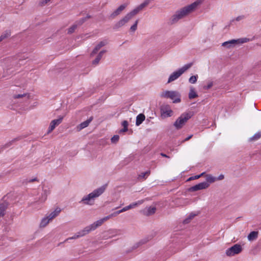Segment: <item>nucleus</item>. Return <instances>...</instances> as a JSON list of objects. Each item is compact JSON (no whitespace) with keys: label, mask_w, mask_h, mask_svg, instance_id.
Returning a JSON list of instances; mask_svg holds the SVG:
<instances>
[{"label":"nucleus","mask_w":261,"mask_h":261,"mask_svg":"<svg viewBox=\"0 0 261 261\" xmlns=\"http://www.w3.org/2000/svg\"><path fill=\"white\" fill-rule=\"evenodd\" d=\"M145 116L143 114H139L136 118V125L139 126L145 120Z\"/></svg>","instance_id":"17"},{"label":"nucleus","mask_w":261,"mask_h":261,"mask_svg":"<svg viewBox=\"0 0 261 261\" xmlns=\"http://www.w3.org/2000/svg\"><path fill=\"white\" fill-rule=\"evenodd\" d=\"M63 118V117H60L59 119L52 120L48 127L47 133L49 134L51 132L56 126L59 125L62 122Z\"/></svg>","instance_id":"13"},{"label":"nucleus","mask_w":261,"mask_h":261,"mask_svg":"<svg viewBox=\"0 0 261 261\" xmlns=\"http://www.w3.org/2000/svg\"><path fill=\"white\" fill-rule=\"evenodd\" d=\"M106 52V50H102L101 51H100L99 54H98V55L97 56L96 58L92 62V64L93 65H97L100 60H101L102 57L103 56V54Z\"/></svg>","instance_id":"15"},{"label":"nucleus","mask_w":261,"mask_h":261,"mask_svg":"<svg viewBox=\"0 0 261 261\" xmlns=\"http://www.w3.org/2000/svg\"><path fill=\"white\" fill-rule=\"evenodd\" d=\"M139 22V20H136L135 23L130 27V31L132 32H135L137 29V25Z\"/></svg>","instance_id":"32"},{"label":"nucleus","mask_w":261,"mask_h":261,"mask_svg":"<svg viewBox=\"0 0 261 261\" xmlns=\"http://www.w3.org/2000/svg\"><path fill=\"white\" fill-rule=\"evenodd\" d=\"M105 186L100 187L88 195L84 196L81 199L80 203L91 205L93 203L95 199L101 195L105 191Z\"/></svg>","instance_id":"3"},{"label":"nucleus","mask_w":261,"mask_h":261,"mask_svg":"<svg viewBox=\"0 0 261 261\" xmlns=\"http://www.w3.org/2000/svg\"><path fill=\"white\" fill-rule=\"evenodd\" d=\"M237 41L235 39H232L228 41L224 42L222 43V46L224 47H226L227 48H229L232 45L235 44L237 43Z\"/></svg>","instance_id":"19"},{"label":"nucleus","mask_w":261,"mask_h":261,"mask_svg":"<svg viewBox=\"0 0 261 261\" xmlns=\"http://www.w3.org/2000/svg\"><path fill=\"white\" fill-rule=\"evenodd\" d=\"M156 210V207L154 206L151 205L148 208L147 212H155Z\"/></svg>","instance_id":"37"},{"label":"nucleus","mask_w":261,"mask_h":261,"mask_svg":"<svg viewBox=\"0 0 261 261\" xmlns=\"http://www.w3.org/2000/svg\"><path fill=\"white\" fill-rule=\"evenodd\" d=\"M242 250V246L240 244H236L226 250V254L228 256H232L240 253Z\"/></svg>","instance_id":"9"},{"label":"nucleus","mask_w":261,"mask_h":261,"mask_svg":"<svg viewBox=\"0 0 261 261\" xmlns=\"http://www.w3.org/2000/svg\"><path fill=\"white\" fill-rule=\"evenodd\" d=\"M205 178L206 180V182L209 183H213L216 180V177L213 176L211 174H206L205 175Z\"/></svg>","instance_id":"22"},{"label":"nucleus","mask_w":261,"mask_h":261,"mask_svg":"<svg viewBox=\"0 0 261 261\" xmlns=\"http://www.w3.org/2000/svg\"><path fill=\"white\" fill-rule=\"evenodd\" d=\"M173 113V111L171 109H168L166 110H162V116L163 117H170Z\"/></svg>","instance_id":"21"},{"label":"nucleus","mask_w":261,"mask_h":261,"mask_svg":"<svg viewBox=\"0 0 261 261\" xmlns=\"http://www.w3.org/2000/svg\"><path fill=\"white\" fill-rule=\"evenodd\" d=\"M196 216V214H193V213H191L189 216L188 218H187L186 219H185L184 221H183V223L184 224H188L189 223L191 220L194 218V217Z\"/></svg>","instance_id":"29"},{"label":"nucleus","mask_w":261,"mask_h":261,"mask_svg":"<svg viewBox=\"0 0 261 261\" xmlns=\"http://www.w3.org/2000/svg\"><path fill=\"white\" fill-rule=\"evenodd\" d=\"M224 178V176L223 174H220L217 178H216V180H221L223 179Z\"/></svg>","instance_id":"43"},{"label":"nucleus","mask_w":261,"mask_h":261,"mask_svg":"<svg viewBox=\"0 0 261 261\" xmlns=\"http://www.w3.org/2000/svg\"><path fill=\"white\" fill-rule=\"evenodd\" d=\"M142 203L141 201H138V202H133L129 205L123 207L122 209L117 211L116 212H123L130 209L135 207L138 205L141 204Z\"/></svg>","instance_id":"14"},{"label":"nucleus","mask_w":261,"mask_h":261,"mask_svg":"<svg viewBox=\"0 0 261 261\" xmlns=\"http://www.w3.org/2000/svg\"><path fill=\"white\" fill-rule=\"evenodd\" d=\"M236 40L237 41V43H245V42H247V41H248L249 39L246 38H244L239 39Z\"/></svg>","instance_id":"35"},{"label":"nucleus","mask_w":261,"mask_h":261,"mask_svg":"<svg viewBox=\"0 0 261 261\" xmlns=\"http://www.w3.org/2000/svg\"><path fill=\"white\" fill-rule=\"evenodd\" d=\"M117 213H112L109 215L99 220L94 222L93 223L85 227L83 229L76 232L73 236L66 239L64 242L68 241L69 240L77 239L79 238L84 237L89 233L91 231L95 230L97 227L101 226L105 222L107 221L110 218L116 216Z\"/></svg>","instance_id":"1"},{"label":"nucleus","mask_w":261,"mask_h":261,"mask_svg":"<svg viewBox=\"0 0 261 261\" xmlns=\"http://www.w3.org/2000/svg\"><path fill=\"white\" fill-rule=\"evenodd\" d=\"M127 5L128 4L127 3H124L121 5L117 9H116L110 14V17L111 19L115 18L117 16L122 13V12L126 8Z\"/></svg>","instance_id":"11"},{"label":"nucleus","mask_w":261,"mask_h":261,"mask_svg":"<svg viewBox=\"0 0 261 261\" xmlns=\"http://www.w3.org/2000/svg\"><path fill=\"white\" fill-rule=\"evenodd\" d=\"M4 216V213H0V218Z\"/></svg>","instance_id":"52"},{"label":"nucleus","mask_w":261,"mask_h":261,"mask_svg":"<svg viewBox=\"0 0 261 261\" xmlns=\"http://www.w3.org/2000/svg\"><path fill=\"white\" fill-rule=\"evenodd\" d=\"M150 174V170H148L145 172H142L138 176V179L140 180H143L146 179L148 176Z\"/></svg>","instance_id":"18"},{"label":"nucleus","mask_w":261,"mask_h":261,"mask_svg":"<svg viewBox=\"0 0 261 261\" xmlns=\"http://www.w3.org/2000/svg\"><path fill=\"white\" fill-rule=\"evenodd\" d=\"M191 117L190 113H184L176 119L173 125L177 129H180Z\"/></svg>","instance_id":"5"},{"label":"nucleus","mask_w":261,"mask_h":261,"mask_svg":"<svg viewBox=\"0 0 261 261\" xmlns=\"http://www.w3.org/2000/svg\"><path fill=\"white\" fill-rule=\"evenodd\" d=\"M10 35H11L10 31L9 30L6 31L0 36V42L3 41L4 39L9 37Z\"/></svg>","instance_id":"24"},{"label":"nucleus","mask_w":261,"mask_h":261,"mask_svg":"<svg viewBox=\"0 0 261 261\" xmlns=\"http://www.w3.org/2000/svg\"><path fill=\"white\" fill-rule=\"evenodd\" d=\"M90 17V16H87L86 17H85V18H83L82 19H81L79 21H78V24L79 25H81L87 19L89 18Z\"/></svg>","instance_id":"36"},{"label":"nucleus","mask_w":261,"mask_h":261,"mask_svg":"<svg viewBox=\"0 0 261 261\" xmlns=\"http://www.w3.org/2000/svg\"><path fill=\"white\" fill-rule=\"evenodd\" d=\"M150 213H147V216H148Z\"/></svg>","instance_id":"54"},{"label":"nucleus","mask_w":261,"mask_h":261,"mask_svg":"<svg viewBox=\"0 0 261 261\" xmlns=\"http://www.w3.org/2000/svg\"><path fill=\"white\" fill-rule=\"evenodd\" d=\"M98 51V50L97 49V48H94L91 54V56H93L94 55L96 54Z\"/></svg>","instance_id":"45"},{"label":"nucleus","mask_w":261,"mask_h":261,"mask_svg":"<svg viewBox=\"0 0 261 261\" xmlns=\"http://www.w3.org/2000/svg\"><path fill=\"white\" fill-rule=\"evenodd\" d=\"M192 63H189L185 65L183 67L179 68L176 71L173 72L169 76L168 81V83H170L176 79H177L182 73L186 70L189 69L192 65Z\"/></svg>","instance_id":"6"},{"label":"nucleus","mask_w":261,"mask_h":261,"mask_svg":"<svg viewBox=\"0 0 261 261\" xmlns=\"http://www.w3.org/2000/svg\"><path fill=\"white\" fill-rule=\"evenodd\" d=\"M20 139L19 137L16 138L14 139H13L12 141H10L9 142L6 143L5 146H4V148H6L9 146H10L13 143L15 142L16 141L19 140Z\"/></svg>","instance_id":"30"},{"label":"nucleus","mask_w":261,"mask_h":261,"mask_svg":"<svg viewBox=\"0 0 261 261\" xmlns=\"http://www.w3.org/2000/svg\"><path fill=\"white\" fill-rule=\"evenodd\" d=\"M26 94H17V95H14L13 97L15 99H17V98H21V97H23V96H25Z\"/></svg>","instance_id":"40"},{"label":"nucleus","mask_w":261,"mask_h":261,"mask_svg":"<svg viewBox=\"0 0 261 261\" xmlns=\"http://www.w3.org/2000/svg\"><path fill=\"white\" fill-rule=\"evenodd\" d=\"M161 96L164 98H169L173 100L174 103L180 102V95L178 92L174 91H165L161 94Z\"/></svg>","instance_id":"7"},{"label":"nucleus","mask_w":261,"mask_h":261,"mask_svg":"<svg viewBox=\"0 0 261 261\" xmlns=\"http://www.w3.org/2000/svg\"><path fill=\"white\" fill-rule=\"evenodd\" d=\"M122 125L123 126V128L120 130V133L127 132L128 130V122L126 120L123 121L122 122Z\"/></svg>","instance_id":"28"},{"label":"nucleus","mask_w":261,"mask_h":261,"mask_svg":"<svg viewBox=\"0 0 261 261\" xmlns=\"http://www.w3.org/2000/svg\"><path fill=\"white\" fill-rule=\"evenodd\" d=\"M140 10L137 7L134 10L126 14L123 18L117 21L113 26L114 30H117L120 28L124 26L133 17L137 15L139 12Z\"/></svg>","instance_id":"4"},{"label":"nucleus","mask_w":261,"mask_h":261,"mask_svg":"<svg viewBox=\"0 0 261 261\" xmlns=\"http://www.w3.org/2000/svg\"><path fill=\"white\" fill-rule=\"evenodd\" d=\"M76 28H77V24H73V25H72L71 27H70L68 29V34L72 33L73 32H74V31L76 29Z\"/></svg>","instance_id":"33"},{"label":"nucleus","mask_w":261,"mask_h":261,"mask_svg":"<svg viewBox=\"0 0 261 261\" xmlns=\"http://www.w3.org/2000/svg\"><path fill=\"white\" fill-rule=\"evenodd\" d=\"M198 97V95L196 92L195 91L194 88H191L189 93V98L190 99H193Z\"/></svg>","instance_id":"25"},{"label":"nucleus","mask_w":261,"mask_h":261,"mask_svg":"<svg viewBox=\"0 0 261 261\" xmlns=\"http://www.w3.org/2000/svg\"><path fill=\"white\" fill-rule=\"evenodd\" d=\"M199 4L200 2L196 1L176 11L171 18V23H175L179 20L187 16L190 13L193 12Z\"/></svg>","instance_id":"2"},{"label":"nucleus","mask_w":261,"mask_h":261,"mask_svg":"<svg viewBox=\"0 0 261 261\" xmlns=\"http://www.w3.org/2000/svg\"><path fill=\"white\" fill-rule=\"evenodd\" d=\"M150 0H145L143 3H142L141 4L137 6L138 9L141 11L145 7L147 6L148 4L150 3Z\"/></svg>","instance_id":"26"},{"label":"nucleus","mask_w":261,"mask_h":261,"mask_svg":"<svg viewBox=\"0 0 261 261\" xmlns=\"http://www.w3.org/2000/svg\"><path fill=\"white\" fill-rule=\"evenodd\" d=\"M161 155L163 156V157H165V158H169V156H168L167 155H166V154L164 153H161Z\"/></svg>","instance_id":"49"},{"label":"nucleus","mask_w":261,"mask_h":261,"mask_svg":"<svg viewBox=\"0 0 261 261\" xmlns=\"http://www.w3.org/2000/svg\"><path fill=\"white\" fill-rule=\"evenodd\" d=\"M244 18V16L243 15H242V16H238L236 18V20L237 21H240L242 19H243Z\"/></svg>","instance_id":"44"},{"label":"nucleus","mask_w":261,"mask_h":261,"mask_svg":"<svg viewBox=\"0 0 261 261\" xmlns=\"http://www.w3.org/2000/svg\"><path fill=\"white\" fill-rule=\"evenodd\" d=\"M119 139V136L118 135H114L111 138V142L113 143H116Z\"/></svg>","instance_id":"34"},{"label":"nucleus","mask_w":261,"mask_h":261,"mask_svg":"<svg viewBox=\"0 0 261 261\" xmlns=\"http://www.w3.org/2000/svg\"><path fill=\"white\" fill-rule=\"evenodd\" d=\"M199 178V176H198V175H195V176H194L190 177L188 179V181H190V180H194V179H198Z\"/></svg>","instance_id":"42"},{"label":"nucleus","mask_w":261,"mask_h":261,"mask_svg":"<svg viewBox=\"0 0 261 261\" xmlns=\"http://www.w3.org/2000/svg\"><path fill=\"white\" fill-rule=\"evenodd\" d=\"M37 180H38V179L37 178H34L30 179L28 182H33L35 181H37Z\"/></svg>","instance_id":"48"},{"label":"nucleus","mask_w":261,"mask_h":261,"mask_svg":"<svg viewBox=\"0 0 261 261\" xmlns=\"http://www.w3.org/2000/svg\"><path fill=\"white\" fill-rule=\"evenodd\" d=\"M95 48H97V49L98 50H99L101 48V47H100V46L97 44V45L95 46Z\"/></svg>","instance_id":"50"},{"label":"nucleus","mask_w":261,"mask_h":261,"mask_svg":"<svg viewBox=\"0 0 261 261\" xmlns=\"http://www.w3.org/2000/svg\"><path fill=\"white\" fill-rule=\"evenodd\" d=\"M261 137V132H257L252 137H250L249 141L250 142L255 141L258 140Z\"/></svg>","instance_id":"23"},{"label":"nucleus","mask_w":261,"mask_h":261,"mask_svg":"<svg viewBox=\"0 0 261 261\" xmlns=\"http://www.w3.org/2000/svg\"><path fill=\"white\" fill-rule=\"evenodd\" d=\"M11 199L7 197H4L0 201V212H4L7 211H11V207L13 205L10 202Z\"/></svg>","instance_id":"8"},{"label":"nucleus","mask_w":261,"mask_h":261,"mask_svg":"<svg viewBox=\"0 0 261 261\" xmlns=\"http://www.w3.org/2000/svg\"><path fill=\"white\" fill-rule=\"evenodd\" d=\"M258 236V232L252 231L248 236V239L249 241H253L257 239Z\"/></svg>","instance_id":"20"},{"label":"nucleus","mask_w":261,"mask_h":261,"mask_svg":"<svg viewBox=\"0 0 261 261\" xmlns=\"http://www.w3.org/2000/svg\"><path fill=\"white\" fill-rule=\"evenodd\" d=\"M193 137V135H189L188 137L185 138L184 140H182L181 142V143H183L186 141H189L190 139H191Z\"/></svg>","instance_id":"41"},{"label":"nucleus","mask_w":261,"mask_h":261,"mask_svg":"<svg viewBox=\"0 0 261 261\" xmlns=\"http://www.w3.org/2000/svg\"><path fill=\"white\" fill-rule=\"evenodd\" d=\"M213 85V82H210L208 83V84L204 87V88L205 89H210Z\"/></svg>","instance_id":"39"},{"label":"nucleus","mask_w":261,"mask_h":261,"mask_svg":"<svg viewBox=\"0 0 261 261\" xmlns=\"http://www.w3.org/2000/svg\"><path fill=\"white\" fill-rule=\"evenodd\" d=\"M108 43V41L107 40H103V41H100L98 44V45L101 47V48L104 46H105L106 45H107Z\"/></svg>","instance_id":"38"},{"label":"nucleus","mask_w":261,"mask_h":261,"mask_svg":"<svg viewBox=\"0 0 261 261\" xmlns=\"http://www.w3.org/2000/svg\"><path fill=\"white\" fill-rule=\"evenodd\" d=\"M204 174H205V172H202V173H201L200 174L198 175L199 176V178H200V177L203 176Z\"/></svg>","instance_id":"51"},{"label":"nucleus","mask_w":261,"mask_h":261,"mask_svg":"<svg viewBox=\"0 0 261 261\" xmlns=\"http://www.w3.org/2000/svg\"><path fill=\"white\" fill-rule=\"evenodd\" d=\"M118 208V207H115V208H113V210H116Z\"/></svg>","instance_id":"53"},{"label":"nucleus","mask_w":261,"mask_h":261,"mask_svg":"<svg viewBox=\"0 0 261 261\" xmlns=\"http://www.w3.org/2000/svg\"><path fill=\"white\" fill-rule=\"evenodd\" d=\"M50 0H43L41 2V4L42 5H44L45 4H47L48 2H49Z\"/></svg>","instance_id":"47"},{"label":"nucleus","mask_w":261,"mask_h":261,"mask_svg":"<svg viewBox=\"0 0 261 261\" xmlns=\"http://www.w3.org/2000/svg\"><path fill=\"white\" fill-rule=\"evenodd\" d=\"M62 211V209L59 207H57L53 212H61Z\"/></svg>","instance_id":"46"},{"label":"nucleus","mask_w":261,"mask_h":261,"mask_svg":"<svg viewBox=\"0 0 261 261\" xmlns=\"http://www.w3.org/2000/svg\"><path fill=\"white\" fill-rule=\"evenodd\" d=\"M92 118H91L88 120L81 123L80 125V129H83L88 126L90 122L92 121Z\"/></svg>","instance_id":"27"},{"label":"nucleus","mask_w":261,"mask_h":261,"mask_svg":"<svg viewBox=\"0 0 261 261\" xmlns=\"http://www.w3.org/2000/svg\"><path fill=\"white\" fill-rule=\"evenodd\" d=\"M49 194V191L46 189H44L41 194V197H39V201L40 202H44L46 199L48 195Z\"/></svg>","instance_id":"16"},{"label":"nucleus","mask_w":261,"mask_h":261,"mask_svg":"<svg viewBox=\"0 0 261 261\" xmlns=\"http://www.w3.org/2000/svg\"><path fill=\"white\" fill-rule=\"evenodd\" d=\"M59 213H50L47 217L43 218L40 223V227H45L49 222L58 215Z\"/></svg>","instance_id":"10"},{"label":"nucleus","mask_w":261,"mask_h":261,"mask_svg":"<svg viewBox=\"0 0 261 261\" xmlns=\"http://www.w3.org/2000/svg\"><path fill=\"white\" fill-rule=\"evenodd\" d=\"M210 186V184L206 182H202L194 186L191 187L189 189V191L191 192L197 191L200 190L205 189Z\"/></svg>","instance_id":"12"},{"label":"nucleus","mask_w":261,"mask_h":261,"mask_svg":"<svg viewBox=\"0 0 261 261\" xmlns=\"http://www.w3.org/2000/svg\"><path fill=\"white\" fill-rule=\"evenodd\" d=\"M197 78H198V75H193V76L190 77V78L189 79V81L191 84H195L197 82Z\"/></svg>","instance_id":"31"}]
</instances>
